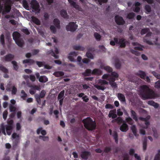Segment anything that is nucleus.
<instances>
[{"instance_id":"7ed1b4c3","label":"nucleus","mask_w":160,"mask_h":160,"mask_svg":"<svg viewBox=\"0 0 160 160\" xmlns=\"http://www.w3.org/2000/svg\"><path fill=\"white\" fill-rule=\"evenodd\" d=\"M78 27V26L76 24V22H71L66 26V28L67 31L73 32L77 29Z\"/></svg>"},{"instance_id":"4be33fe9","label":"nucleus","mask_w":160,"mask_h":160,"mask_svg":"<svg viewBox=\"0 0 160 160\" xmlns=\"http://www.w3.org/2000/svg\"><path fill=\"white\" fill-rule=\"evenodd\" d=\"M22 63L23 64L28 63L29 65H31L34 63V61L32 59H27L23 60Z\"/></svg>"},{"instance_id":"a211bd4d","label":"nucleus","mask_w":160,"mask_h":160,"mask_svg":"<svg viewBox=\"0 0 160 160\" xmlns=\"http://www.w3.org/2000/svg\"><path fill=\"white\" fill-rule=\"evenodd\" d=\"M13 39L15 41L16 40L19 39L21 36V34L17 32H13L12 34Z\"/></svg>"},{"instance_id":"6ab92c4d","label":"nucleus","mask_w":160,"mask_h":160,"mask_svg":"<svg viewBox=\"0 0 160 160\" xmlns=\"http://www.w3.org/2000/svg\"><path fill=\"white\" fill-rule=\"evenodd\" d=\"M60 14L64 18L68 19L69 18V15L67 14V12L65 10L63 9L61 10L60 12Z\"/></svg>"},{"instance_id":"603ef678","label":"nucleus","mask_w":160,"mask_h":160,"mask_svg":"<svg viewBox=\"0 0 160 160\" xmlns=\"http://www.w3.org/2000/svg\"><path fill=\"white\" fill-rule=\"evenodd\" d=\"M150 29L149 28H146L142 29L141 32V34L143 35L149 31Z\"/></svg>"},{"instance_id":"4c0bfd02","label":"nucleus","mask_w":160,"mask_h":160,"mask_svg":"<svg viewBox=\"0 0 160 160\" xmlns=\"http://www.w3.org/2000/svg\"><path fill=\"white\" fill-rule=\"evenodd\" d=\"M0 70L4 73H8V70L2 65H0Z\"/></svg>"},{"instance_id":"2f4dec72","label":"nucleus","mask_w":160,"mask_h":160,"mask_svg":"<svg viewBox=\"0 0 160 160\" xmlns=\"http://www.w3.org/2000/svg\"><path fill=\"white\" fill-rule=\"evenodd\" d=\"M112 136L115 140V142L117 144L118 142V134L116 132L114 131L113 132Z\"/></svg>"},{"instance_id":"412c9836","label":"nucleus","mask_w":160,"mask_h":160,"mask_svg":"<svg viewBox=\"0 0 160 160\" xmlns=\"http://www.w3.org/2000/svg\"><path fill=\"white\" fill-rule=\"evenodd\" d=\"M101 68L102 69H104L106 70L107 72H112V68L109 66H105L103 65H101Z\"/></svg>"},{"instance_id":"c85d7f7f","label":"nucleus","mask_w":160,"mask_h":160,"mask_svg":"<svg viewBox=\"0 0 160 160\" xmlns=\"http://www.w3.org/2000/svg\"><path fill=\"white\" fill-rule=\"evenodd\" d=\"M101 73V70L97 68L94 69L92 71V75H100Z\"/></svg>"},{"instance_id":"bb28decb","label":"nucleus","mask_w":160,"mask_h":160,"mask_svg":"<svg viewBox=\"0 0 160 160\" xmlns=\"http://www.w3.org/2000/svg\"><path fill=\"white\" fill-rule=\"evenodd\" d=\"M131 116L132 117L133 119L136 121L138 120L137 115L136 112L133 110H132L131 111Z\"/></svg>"},{"instance_id":"bf43d9fd","label":"nucleus","mask_w":160,"mask_h":160,"mask_svg":"<svg viewBox=\"0 0 160 160\" xmlns=\"http://www.w3.org/2000/svg\"><path fill=\"white\" fill-rule=\"evenodd\" d=\"M22 3L24 8H27L29 7L28 3L26 0H22Z\"/></svg>"},{"instance_id":"6e6552de","label":"nucleus","mask_w":160,"mask_h":160,"mask_svg":"<svg viewBox=\"0 0 160 160\" xmlns=\"http://www.w3.org/2000/svg\"><path fill=\"white\" fill-rule=\"evenodd\" d=\"M91 155V153L87 151H82L81 152V157L84 159L87 160L88 157Z\"/></svg>"},{"instance_id":"9d476101","label":"nucleus","mask_w":160,"mask_h":160,"mask_svg":"<svg viewBox=\"0 0 160 160\" xmlns=\"http://www.w3.org/2000/svg\"><path fill=\"white\" fill-rule=\"evenodd\" d=\"M78 52L75 51L70 52L69 54V56L68 57V58L71 62L75 61L74 57H76L78 55Z\"/></svg>"},{"instance_id":"e2e57ef3","label":"nucleus","mask_w":160,"mask_h":160,"mask_svg":"<svg viewBox=\"0 0 160 160\" xmlns=\"http://www.w3.org/2000/svg\"><path fill=\"white\" fill-rule=\"evenodd\" d=\"M145 10L148 12H151V8L150 6L149 5H146L145 6Z\"/></svg>"},{"instance_id":"5701e85b","label":"nucleus","mask_w":160,"mask_h":160,"mask_svg":"<svg viewBox=\"0 0 160 160\" xmlns=\"http://www.w3.org/2000/svg\"><path fill=\"white\" fill-rule=\"evenodd\" d=\"M38 80L40 82L45 83L48 81V79L45 76L42 75L40 76Z\"/></svg>"},{"instance_id":"473e14b6","label":"nucleus","mask_w":160,"mask_h":160,"mask_svg":"<svg viewBox=\"0 0 160 160\" xmlns=\"http://www.w3.org/2000/svg\"><path fill=\"white\" fill-rule=\"evenodd\" d=\"M64 73L62 71H58L55 72L54 75L56 77H58L63 76Z\"/></svg>"},{"instance_id":"72a5a7b5","label":"nucleus","mask_w":160,"mask_h":160,"mask_svg":"<svg viewBox=\"0 0 160 160\" xmlns=\"http://www.w3.org/2000/svg\"><path fill=\"white\" fill-rule=\"evenodd\" d=\"M32 22L37 25H39L40 24V22L37 18L32 16Z\"/></svg>"},{"instance_id":"13d9d810","label":"nucleus","mask_w":160,"mask_h":160,"mask_svg":"<svg viewBox=\"0 0 160 160\" xmlns=\"http://www.w3.org/2000/svg\"><path fill=\"white\" fill-rule=\"evenodd\" d=\"M131 52L132 54H134L137 56H139L140 55V53L139 52L133 49H131Z\"/></svg>"},{"instance_id":"4468645a","label":"nucleus","mask_w":160,"mask_h":160,"mask_svg":"<svg viewBox=\"0 0 160 160\" xmlns=\"http://www.w3.org/2000/svg\"><path fill=\"white\" fill-rule=\"evenodd\" d=\"M108 116L109 118L111 117L112 119L116 118L117 116L116 114V109L111 110L109 113Z\"/></svg>"},{"instance_id":"a18cd8bd","label":"nucleus","mask_w":160,"mask_h":160,"mask_svg":"<svg viewBox=\"0 0 160 160\" xmlns=\"http://www.w3.org/2000/svg\"><path fill=\"white\" fill-rule=\"evenodd\" d=\"M126 120L129 124L132 125L133 124V121L131 118L130 117L127 118H126Z\"/></svg>"},{"instance_id":"864d4df0","label":"nucleus","mask_w":160,"mask_h":160,"mask_svg":"<svg viewBox=\"0 0 160 160\" xmlns=\"http://www.w3.org/2000/svg\"><path fill=\"white\" fill-rule=\"evenodd\" d=\"M154 87L155 88L157 89L160 88V79L159 80L155 83Z\"/></svg>"},{"instance_id":"1a4fd4ad","label":"nucleus","mask_w":160,"mask_h":160,"mask_svg":"<svg viewBox=\"0 0 160 160\" xmlns=\"http://www.w3.org/2000/svg\"><path fill=\"white\" fill-rule=\"evenodd\" d=\"M150 117V116H148L145 118L143 117H139V119L140 120L145 121V123L146 126V127L145 128H147L150 124V122L148 121Z\"/></svg>"},{"instance_id":"e433bc0d","label":"nucleus","mask_w":160,"mask_h":160,"mask_svg":"<svg viewBox=\"0 0 160 160\" xmlns=\"http://www.w3.org/2000/svg\"><path fill=\"white\" fill-rule=\"evenodd\" d=\"M48 53L49 54H50L52 56H53L55 58H58L59 56L55 53L53 51V50H50L48 51Z\"/></svg>"},{"instance_id":"7c9ffc66","label":"nucleus","mask_w":160,"mask_h":160,"mask_svg":"<svg viewBox=\"0 0 160 160\" xmlns=\"http://www.w3.org/2000/svg\"><path fill=\"white\" fill-rule=\"evenodd\" d=\"M11 63L12 64L13 69L16 71H17L19 67L17 62L15 61H12Z\"/></svg>"},{"instance_id":"aec40b11","label":"nucleus","mask_w":160,"mask_h":160,"mask_svg":"<svg viewBox=\"0 0 160 160\" xmlns=\"http://www.w3.org/2000/svg\"><path fill=\"white\" fill-rule=\"evenodd\" d=\"M117 97L118 99L122 102H126L125 97L124 95L122 93H118L117 95Z\"/></svg>"},{"instance_id":"680f3d73","label":"nucleus","mask_w":160,"mask_h":160,"mask_svg":"<svg viewBox=\"0 0 160 160\" xmlns=\"http://www.w3.org/2000/svg\"><path fill=\"white\" fill-rule=\"evenodd\" d=\"M12 137L14 139L19 138V135L17 134L16 132H14L12 135Z\"/></svg>"},{"instance_id":"49530a36","label":"nucleus","mask_w":160,"mask_h":160,"mask_svg":"<svg viewBox=\"0 0 160 160\" xmlns=\"http://www.w3.org/2000/svg\"><path fill=\"white\" fill-rule=\"evenodd\" d=\"M50 29L51 32L53 34H55L57 32V30L55 27L51 25L50 27Z\"/></svg>"},{"instance_id":"0eeeda50","label":"nucleus","mask_w":160,"mask_h":160,"mask_svg":"<svg viewBox=\"0 0 160 160\" xmlns=\"http://www.w3.org/2000/svg\"><path fill=\"white\" fill-rule=\"evenodd\" d=\"M118 75L117 72H112L111 73V77L108 80L109 81V82H115L116 78H118Z\"/></svg>"},{"instance_id":"de8ad7c7","label":"nucleus","mask_w":160,"mask_h":160,"mask_svg":"<svg viewBox=\"0 0 160 160\" xmlns=\"http://www.w3.org/2000/svg\"><path fill=\"white\" fill-rule=\"evenodd\" d=\"M35 97L36 99V100L39 105H40L41 104V100L40 98L38 97V94H36L35 95Z\"/></svg>"},{"instance_id":"9b49d317","label":"nucleus","mask_w":160,"mask_h":160,"mask_svg":"<svg viewBox=\"0 0 160 160\" xmlns=\"http://www.w3.org/2000/svg\"><path fill=\"white\" fill-rule=\"evenodd\" d=\"M11 9V6L9 4H6L4 8L3 11L2 12V14L4 15L6 13H8L10 12Z\"/></svg>"},{"instance_id":"338daca9","label":"nucleus","mask_w":160,"mask_h":160,"mask_svg":"<svg viewBox=\"0 0 160 160\" xmlns=\"http://www.w3.org/2000/svg\"><path fill=\"white\" fill-rule=\"evenodd\" d=\"M152 74L157 78L158 79H160V75L158 73L155 71H153L152 72Z\"/></svg>"},{"instance_id":"c756f323","label":"nucleus","mask_w":160,"mask_h":160,"mask_svg":"<svg viewBox=\"0 0 160 160\" xmlns=\"http://www.w3.org/2000/svg\"><path fill=\"white\" fill-rule=\"evenodd\" d=\"M131 129L133 134L136 137L138 136V134L137 133V130L136 126L134 125H133L131 126Z\"/></svg>"},{"instance_id":"b1692460","label":"nucleus","mask_w":160,"mask_h":160,"mask_svg":"<svg viewBox=\"0 0 160 160\" xmlns=\"http://www.w3.org/2000/svg\"><path fill=\"white\" fill-rule=\"evenodd\" d=\"M53 23L54 25L56 28L58 29L60 28V21L58 18H55L53 20Z\"/></svg>"},{"instance_id":"09e8293b","label":"nucleus","mask_w":160,"mask_h":160,"mask_svg":"<svg viewBox=\"0 0 160 160\" xmlns=\"http://www.w3.org/2000/svg\"><path fill=\"white\" fill-rule=\"evenodd\" d=\"M86 56L88 58L91 59H93L94 58L93 55L89 51H88L86 52Z\"/></svg>"},{"instance_id":"79ce46f5","label":"nucleus","mask_w":160,"mask_h":160,"mask_svg":"<svg viewBox=\"0 0 160 160\" xmlns=\"http://www.w3.org/2000/svg\"><path fill=\"white\" fill-rule=\"evenodd\" d=\"M147 139L145 138L143 142V148L144 151H145L147 148Z\"/></svg>"},{"instance_id":"ea45409f","label":"nucleus","mask_w":160,"mask_h":160,"mask_svg":"<svg viewBox=\"0 0 160 160\" xmlns=\"http://www.w3.org/2000/svg\"><path fill=\"white\" fill-rule=\"evenodd\" d=\"M64 91L62 90L58 94V99H59L63 98L64 99Z\"/></svg>"},{"instance_id":"39448f33","label":"nucleus","mask_w":160,"mask_h":160,"mask_svg":"<svg viewBox=\"0 0 160 160\" xmlns=\"http://www.w3.org/2000/svg\"><path fill=\"white\" fill-rule=\"evenodd\" d=\"M114 19L115 22L118 25H123L125 23L123 18L118 15H117L115 16L114 17Z\"/></svg>"},{"instance_id":"2eb2a0df","label":"nucleus","mask_w":160,"mask_h":160,"mask_svg":"<svg viewBox=\"0 0 160 160\" xmlns=\"http://www.w3.org/2000/svg\"><path fill=\"white\" fill-rule=\"evenodd\" d=\"M120 130L122 132H126L128 129V126L125 123H123L120 127Z\"/></svg>"},{"instance_id":"f3484780","label":"nucleus","mask_w":160,"mask_h":160,"mask_svg":"<svg viewBox=\"0 0 160 160\" xmlns=\"http://www.w3.org/2000/svg\"><path fill=\"white\" fill-rule=\"evenodd\" d=\"M135 74L139 77L142 79L144 80L145 79L146 74L145 72L140 70L138 72L136 73Z\"/></svg>"},{"instance_id":"cd10ccee","label":"nucleus","mask_w":160,"mask_h":160,"mask_svg":"<svg viewBox=\"0 0 160 160\" xmlns=\"http://www.w3.org/2000/svg\"><path fill=\"white\" fill-rule=\"evenodd\" d=\"M16 44L20 47H22L23 44V40L22 38H20L15 41Z\"/></svg>"},{"instance_id":"69168bd1","label":"nucleus","mask_w":160,"mask_h":160,"mask_svg":"<svg viewBox=\"0 0 160 160\" xmlns=\"http://www.w3.org/2000/svg\"><path fill=\"white\" fill-rule=\"evenodd\" d=\"M105 107L106 109H112L114 108L112 105L109 103L105 105Z\"/></svg>"},{"instance_id":"f257e3e1","label":"nucleus","mask_w":160,"mask_h":160,"mask_svg":"<svg viewBox=\"0 0 160 160\" xmlns=\"http://www.w3.org/2000/svg\"><path fill=\"white\" fill-rule=\"evenodd\" d=\"M140 95L144 100L155 99L159 97V94L155 92L147 85H142L140 87Z\"/></svg>"},{"instance_id":"393cba45","label":"nucleus","mask_w":160,"mask_h":160,"mask_svg":"<svg viewBox=\"0 0 160 160\" xmlns=\"http://www.w3.org/2000/svg\"><path fill=\"white\" fill-rule=\"evenodd\" d=\"M148 103L149 105L153 106L156 108H158L159 107V104L152 100L148 101Z\"/></svg>"},{"instance_id":"f8f14e48","label":"nucleus","mask_w":160,"mask_h":160,"mask_svg":"<svg viewBox=\"0 0 160 160\" xmlns=\"http://www.w3.org/2000/svg\"><path fill=\"white\" fill-rule=\"evenodd\" d=\"M4 126H5V129L6 130L7 134L9 135H10L12 132L13 127L7 125H4Z\"/></svg>"},{"instance_id":"8fccbe9b","label":"nucleus","mask_w":160,"mask_h":160,"mask_svg":"<svg viewBox=\"0 0 160 160\" xmlns=\"http://www.w3.org/2000/svg\"><path fill=\"white\" fill-rule=\"evenodd\" d=\"M158 153L155 156L154 160H160V150L159 149L158 151Z\"/></svg>"},{"instance_id":"3c124183","label":"nucleus","mask_w":160,"mask_h":160,"mask_svg":"<svg viewBox=\"0 0 160 160\" xmlns=\"http://www.w3.org/2000/svg\"><path fill=\"white\" fill-rule=\"evenodd\" d=\"M135 15V14L133 12H130L128 14L127 18L129 19H132Z\"/></svg>"},{"instance_id":"58836bf2","label":"nucleus","mask_w":160,"mask_h":160,"mask_svg":"<svg viewBox=\"0 0 160 160\" xmlns=\"http://www.w3.org/2000/svg\"><path fill=\"white\" fill-rule=\"evenodd\" d=\"M111 151L112 148L110 147H105L104 149V152L107 153H108Z\"/></svg>"},{"instance_id":"774afa93","label":"nucleus","mask_w":160,"mask_h":160,"mask_svg":"<svg viewBox=\"0 0 160 160\" xmlns=\"http://www.w3.org/2000/svg\"><path fill=\"white\" fill-rule=\"evenodd\" d=\"M124 158L123 160H129V156L128 154L126 153H125L123 154Z\"/></svg>"},{"instance_id":"20e7f679","label":"nucleus","mask_w":160,"mask_h":160,"mask_svg":"<svg viewBox=\"0 0 160 160\" xmlns=\"http://www.w3.org/2000/svg\"><path fill=\"white\" fill-rule=\"evenodd\" d=\"M31 7L35 11L39 12V5L38 1L36 0H32L31 2Z\"/></svg>"},{"instance_id":"423d86ee","label":"nucleus","mask_w":160,"mask_h":160,"mask_svg":"<svg viewBox=\"0 0 160 160\" xmlns=\"http://www.w3.org/2000/svg\"><path fill=\"white\" fill-rule=\"evenodd\" d=\"M14 56L13 55L9 53L2 58V60L5 62H11L14 59Z\"/></svg>"},{"instance_id":"37998d69","label":"nucleus","mask_w":160,"mask_h":160,"mask_svg":"<svg viewBox=\"0 0 160 160\" xmlns=\"http://www.w3.org/2000/svg\"><path fill=\"white\" fill-rule=\"evenodd\" d=\"M94 36L97 41H99L101 39V36L98 33H95L94 34Z\"/></svg>"},{"instance_id":"f03ea898","label":"nucleus","mask_w":160,"mask_h":160,"mask_svg":"<svg viewBox=\"0 0 160 160\" xmlns=\"http://www.w3.org/2000/svg\"><path fill=\"white\" fill-rule=\"evenodd\" d=\"M82 122L85 128L89 131H92L96 128V124L95 121H93L90 117H87L82 120Z\"/></svg>"},{"instance_id":"4d7b16f0","label":"nucleus","mask_w":160,"mask_h":160,"mask_svg":"<svg viewBox=\"0 0 160 160\" xmlns=\"http://www.w3.org/2000/svg\"><path fill=\"white\" fill-rule=\"evenodd\" d=\"M9 108L11 112H15L16 110V108L12 105L9 106Z\"/></svg>"},{"instance_id":"5fc2aeb1","label":"nucleus","mask_w":160,"mask_h":160,"mask_svg":"<svg viewBox=\"0 0 160 160\" xmlns=\"http://www.w3.org/2000/svg\"><path fill=\"white\" fill-rule=\"evenodd\" d=\"M46 92L44 90H42L40 93L39 95H38V97H39L42 98H43L45 96Z\"/></svg>"},{"instance_id":"c03bdc74","label":"nucleus","mask_w":160,"mask_h":160,"mask_svg":"<svg viewBox=\"0 0 160 160\" xmlns=\"http://www.w3.org/2000/svg\"><path fill=\"white\" fill-rule=\"evenodd\" d=\"M21 93L22 94V95L21 96V98L24 100H25L26 99V98L27 96V94L26 93V92L23 90H22L21 91Z\"/></svg>"},{"instance_id":"f704fd0d","label":"nucleus","mask_w":160,"mask_h":160,"mask_svg":"<svg viewBox=\"0 0 160 160\" xmlns=\"http://www.w3.org/2000/svg\"><path fill=\"white\" fill-rule=\"evenodd\" d=\"M73 48L75 50H80L82 51H83L85 49V48L84 47L78 45L74 46Z\"/></svg>"},{"instance_id":"052dcab7","label":"nucleus","mask_w":160,"mask_h":160,"mask_svg":"<svg viewBox=\"0 0 160 160\" xmlns=\"http://www.w3.org/2000/svg\"><path fill=\"white\" fill-rule=\"evenodd\" d=\"M109 84L112 88H117V85L116 82H109Z\"/></svg>"},{"instance_id":"6e6d98bb","label":"nucleus","mask_w":160,"mask_h":160,"mask_svg":"<svg viewBox=\"0 0 160 160\" xmlns=\"http://www.w3.org/2000/svg\"><path fill=\"white\" fill-rule=\"evenodd\" d=\"M21 31L26 35H28L30 34L29 32V31L28 29L27 28H22L21 29Z\"/></svg>"},{"instance_id":"dca6fc26","label":"nucleus","mask_w":160,"mask_h":160,"mask_svg":"<svg viewBox=\"0 0 160 160\" xmlns=\"http://www.w3.org/2000/svg\"><path fill=\"white\" fill-rule=\"evenodd\" d=\"M127 42L126 40L123 38L119 39V44L120 47L122 48H125L126 46V43Z\"/></svg>"},{"instance_id":"c9c22d12","label":"nucleus","mask_w":160,"mask_h":160,"mask_svg":"<svg viewBox=\"0 0 160 160\" xmlns=\"http://www.w3.org/2000/svg\"><path fill=\"white\" fill-rule=\"evenodd\" d=\"M29 87L35 91L36 90H40L41 89L40 86L37 85H31Z\"/></svg>"},{"instance_id":"a19ab883","label":"nucleus","mask_w":160,"mask_h":160,"mask_svg":"<svg viewBox=\"0 0 160 160\" xmlns=\"http://www.w3.org/2000/svg\"><path fill=\"white\" fill-rule=\"evenodd\" d=\"M0 41L2 45H5V39L4 35L3 34H2L0 37Z\"/></svg>"},{"instance_id":"a878e982","label":"nucleus","mask_w":160,"mask_h":160,"mask_svg":"<svg viewBox=\"0 0 160 160\" xmlns=\"http://www.w3.org/2000/svg\"><path fill=\"white\" fill-rule=\"evenodd\" d=\"M92 74V70L89 69H87L85 72L82 73V75L85 76H90Z\"/></svg>"},{"instance_id":"ddd939ff","label":"nucleus","mask_w":160,"mask_h":160,"mask_svg":"<svg viewBox=\"0 0 160 160\" xmlns=\"http://www.w3.org/2000/svg\"><path fill=\"white\" fill-rule=\"evenodd\" d=\"M115 66L116 68L117 69H120L121 67V63L120 62L119 59L117 58H114Z\"/></svg>"},{"instance_id":"0e129e2a","label":"nucleus","mask_w":160,"mask_h":160,"mask_svg":"<svg viewBox=\"0 0 160 160\" xmlns=\"http://www.w3.org/2000/svg\"><path fill=\"white\" fill-rule=\"evenodd\" d=\"M95 87L98 90H104L106 88L104 86L98 85H96Z\"/></svg>"}]
</instances>
